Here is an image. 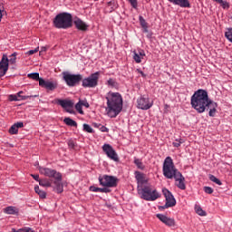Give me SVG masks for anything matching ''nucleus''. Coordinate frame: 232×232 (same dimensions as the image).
<instances>
[{
  "instance_id": "obj_1",
  "label": "nucleus",
  "mask_w": 232,
  "mask_h": 232,
  "mask_svg": "<svg viewBox=\"0 0 232 232\" xmlns=\"http://www.w3.org/2000/svg\"><path fill=\"white\" fill-rule=\"evenodd\" d=\"M190 104L198 113H204L206 110H209V117H215L217 115L218 103L209 99V94L206 90L199 89L196 91L190 98Z\"/></svg>"
},
{
  "instance_id": "obj_2",
  "label": "nucleus",
  "mask_w": 232,
  "mask_h": 232,
  "mask_svg": "<svg viewBox=\"0 0 232 232\" xmlns=\"http://www.w3.org/2000/svg\"><path fill=\"white\" fill-rule=\"evenodd\" d=\"M163 176L165 179H174L175 186L183 191L186 189V178L177 169L173 159L168 156L163 162Z\"/></svg>"
},
{
  "instance_id": "obj_3",
  "label": "nucleus",
  "mask_w": 232,
  "mask_h": 232,
  "mask_svg": "<svg viewBox=\"0 0 232 232\" xmlns=\"http://www.w3.org/2000/svg\"><path fill=\"white\" fill-rule=\"evenodd\" d=\"M105 99L107 101V107L105 111L111 119H115L119 113L122 111L123 101L122 95L119 92L110 91Z\"/></svg>"
},
{
  "instance_id": "obj_4",
  "label": "nucleus",
  "mask_w": 232,
  "mask_h": 232,
  "mask_svg": "<svg viewBox=\"0 0 232 232\" xmlns=\"http://www.w3.org/2000/svg\"><path fill=\"white\" fill-rule=\"evenodd\" d=\"M53 24L55 28L67 30L73 25V17L70 13H60L54 17Z\"/></svg>"
},
{
  "instance_id": "obj_5",
  "label": "nucleus",
  "mask_w": 232,
  "mask_h": 232,
  "mask_svg": "<svg viewBox=\"0 0 232 232\" xmlns=\"http://www.w3.org/2000/svg\"><path fill=\"white\" fill-rule=\"evenodd\" d=\"M138 194L140 198L147 200V202H155V200L160 198V193L157 188L150 185L138 188Z\"/></svg>"
},
{
  "instance_id": "obj_6",
  "label": "nucleus",
  "mask_w": 232,
  "mask_h": 232,
  "mask_svg": "<svg viewBox=\"0 0 232 232\" xmlns=\"http://www.w3.org/2000/svg\"><path fill=\"white\" fill-rule=\"evenodd\" d=\"M29 79H33V81H38L39 86L41 88H44L45 90H48L49 92H53L54 90H57L59 83H57V81H50V80H44L43 78L39 77V72H33L29 73L27 75Z\"/></svg>"
},
{
  "instance_id": "obj_7",
  "label": "nucleus",
  "mask_w": 232,
  "mask_h": 232,
  "mask_svg": "<svg viewBox=\"0 0 232 232\" xmlns=\"http://www.w3.org/2000/svg\"><path fill=\"white\" fill-rule=\"evenodd\" d=\"M6 57L4 55L2 60L0 61V78L5 77L6 75V72H8L9 64H15L17 62V53H14L12 55Z\"/></svg>"
},
{
  "instance_id": "obj_8",
  "label": "nucleus",
  "mask_w": 232,
  "mask_h": 232,
  "mask_svg": "<svg viewBox=\"0 0 232 232\" xmlns=\"http://www.w3.org/2000/svg\"><path fill=\"white\" fill-rule=\"evenodd\" d=\"M101 76L100 72L92 73L89 77L82 79V86L83 88H96L99 86V77Z\"/></svg>"
},
{
  "instance_id": "obj_9",
  "label": "nucleus",
  "mask_w": 232,
  "mask_h": 232,
  "mask_svg": "<svg viewBox=\"0 0 232 232\" xmlns=\"http://www.w3.org/2000/svg\"><path fill=\"white\" fill-rule=\"evenodd\" d=\"M38 171L41 175L48 177L49 179H54V180H63V174L55 169L45 167H38Z\"/></svg>"
},
{
  "instance_id": "obj_10",
  "label": "nucleus",
  "mask_w": 232,
  "mask_h": 232,
  "mask_svg": "<svg viewBox=\"0 0 232 232\" xmlns=\"http://www.w3.org/2000/svg\"><path fill=\"white\" fill-rule=\"evenodd\" d=\"M100 186L103 188H117V183L119 179L115 176L103 175L100 176L98 179Z\"/></svg>"
},
{
  "instance_id": "obj_11",
  "label": "nucleus",
  "mask_w": 232,
  "mask_h": 232,
  "mask_svg": "<svg viewBox=\"0 0 232 232\" xmlns=\"http://www.w3.org/2000/svg\"><path fill=\"white\" fill-rule=\"evenodd\" d=\"M63 81L66 82L67 86L73 88L77 86L81 81H82V75L81 74H70L68 72H63Z\"/></svg>"
},
{
  "instance_id": "obj_12",
  "label": "nucleus",
  "mask_w": 232,
  "mask_h": 232,
  "mask_svg": "<svg viewBox=\"0 0 232 232\" xmlns=\"http://www.w3.org/2000/svg\"><path fill=\"white\" fill-rule=\"evenodd\" d=\"M162 193L165 197L166 203L164 206H160L159 209H168V208H173L177 204V200L173 197V194L168 188H163Z\"/></svg>"
},
{
  "instance_id": "obj_13",
  "label": "nucleus",
  "mask_w": 232,
  "mask_h": 232,
  "mask_svg": "<svg viewBox=\"0 0 232 232\" xmlns=\"http://www.w3.org/2000/svg\"><path fill=\"white\" fill-rule=\"evenodd\" d=\"M102 150L108 159H111V160H113L114 162H119V154H117V151L111 144H103Z\"/></svg>"
},
{
  "instance_id": "obj_14",
  "label": "nucleus",
  "mask_w": 232,
  "mask_h": 232,
  "mask_svg": "<svg viewBox=\"0 0 232 232\" xmlns=\"http://www.w3.org/2000/svg\"><path fill=\"white\" fill-rule=\"evenodd\" d=\"M54 102L58 104L59 106L63 107L67 113L73 114L75 113V111H73V101L72 100H61V99H55Z\"/></svg>"
},
{
  "instance_id": "obj_15",
  "label": "nucleus",
  "mask_w": 232,
  "mask_h": 232,
  "mask_svg": "<svg viewBox=\"0 0 232 232\" xmlns=\"http://www.w3.org/2000/svg\"><path fill=\"white\" fill-rule=\"evenodd\" d=\"M153 106V102H150L149 97L140 96L137 99V108L139 110H150Z\"/></svg>"
},
{
  "instance_id": "obj_16",
  "label": "nucleus",
  "mask_w": 232,
  "mask_h": 232,
  "mask_svg": "<svg viewBox=\"0 0 232 232\" xmlns=\"http://www.w3.org/2000/svg\"><path fill=\"white\" fill-rule=\"evenodd\" d=\"M156 217L159 218V220H160V222H162V224L168 227H175V226H177V222L173 218H169L164 214H157Z\"/></svg>"
},
{
  "instance_id": "obj_17",
  "label": "nucleus",
  "mask_w": 232,
  "mask_h": 232,
  "mask_svg": "<svg viewBox=\"0 0 232 232\" xmlns=\"http://www.w3.org/2000/svg\"><path fill=\"white\" fill-rule=\"evenodd\" d=\"M134 175L137 180L138 191H139L140 187L144 188V184H148V178H146V174L138 170L134 172Z\"/></svg>"
},
{
  "instance_id": "obj_18",
  "label": "nucleus",
  "mask_w": 232,
  "mask_h": 232,
  "mask_svg": "<svg viewBox=\"0 0 232 232\" xmlns=\"http://www.w3.org/2000/svg\"><path fill=\"white\" fill-rule=\"evenodd\" d=\"M146 57V53L142 49H138V51H133V56L135 63L137 64H140L142 63V59Z\"/></svg>"
},
{
  "instance_id": "obj_19",
  "label": "nucleus",
  "mask_w": 232,
  "mask_h": 232,
  "mask_svg": "<svg viewBox=\"0 0 232 232\" xmlns=\"http://www.w3.org/2000/svg\"><path fill=\"white\" fill-rule=\"evenodd\" d=\"M73 24L77 30H80L81 32H86L88 30V24H86L84 21L81 20V18L76 17Z\"/></svg>"
},
{
  "instance_id": "obj_20",
  "label": "nucleus",
  "mask_w": 232,
  "mask_h": 232,
  "mask_svg": "<svg viewBox=\"0 0 232 232\" xmlns=\"http://www.w3.org/2000/svg\"><path fill=\"white\" fill-rule=\"evenodd\" d=\"M169 3H172V5H177L181 8H191V4H189L188 0H168Z\"/></svg>"
},
{
  "instance_id": "obj_21",
  "label": "nucleus",
  "mask_w": 232,
  "mask_h": 232,
  "mask_svg": "<svg viewBox=\"0 0 232 232\" xmlns=\"http://www.w3.org/2000/svg\"><path fill=\"white\" fill-rule=\"evenodd\" d=\"M19 128H24L23 121L16 122L11 126L9 129L10 135H17L19 133Z\"/></svg>"
},
{
  "instance_id": "obj_22",
  "label": "nucleus",
  "mask_w": 232,
  "mask_h": 232,
  "mask_svg": "<svg viewBox=\"0 0 232 232\" xmlns=\"http://www.w3.org/2000/svg\"><path fill=\"white\" fill-rule=\"evenodd\" d=\"M53 185H54L53 190L56 191V193L60 194V193H63V191H64L63 180L54 179Z\"/></svg>"
},
{
  "instance_id": "obj_23",
  "label": "nucleus",
  "mask_w": 232,
  "mask_h": 232,
  "mask_svg": "<svg viewBox=\"0 0 232 232\" xmlns=\"http://www.w3.org/2000/svg\"><path fill=\"white\" fill-rule=\"evenodd\" d=\"M90 191H92L93 193H110L111 190L108 188H98V187H95V186H91L90 187Z\"/></svg>"
},
{
  "instance_id": "obj_24",
  "label": "nucleus",
  "mask_w": 232,
  "mask_h": 232,
  "mask_svg": "<svg viewBox=\"0 0 232 232\" xmlns=\"http://www.w3.org/2000/svg\"><path fill=\"white\" fill-rule=\"evenodd\" d=\"M4 213H5L6 215H17V213H19V210L15 208V207H6L4 209Z\"/></svg>"
},
{
  "instance_id": "obj_25",
  "label": "nucleus",
  "mask_w": 232,
  "mask_h": 232,
  "mask_svg": "<svg viewBox=\"0 0 232 232\" xmlns=\"http://www.w3.org/2000/svg\"><path fill=\"white\" fill-rule=\"evenodd\" d=\"M63 122H64V124H66V126H71L72 128H77V121L72 120V118H70V117L64 118Z\"/></svg>"
},
{
  "instance_id": "obj_26",
  "label": "nucleus",
  "mask_w": 232,
  "mask_h": 232,
  "mask_svg": "<svg viewBox=\"0 0 232 232\" xmlns=\"http://www.w3.org/2000/svg\"><path fill=\"white\" fill-rule=\"evenodd\" d=\"M39 184L43 188H52V179H48L46 178L42 179L41 180H39Z\"/></svg>"
},
{
  "instance_id": "obj_27",
  "label": "nucleus",
  "mask_w": 232,
  "mask_h": 232,
  "mask_svg": "<svg viewBox=\"0 0 232 232\" xmlns=\"http://www.w3.org/2000/svg\"><path fill=\"white\" fill-rule=\"evenodd\" d=\"M107 6L111 8V11L117 10L119 8V4H117V1L115 0H111L107 3Z\"/></svg>"
},
{
  "instance_id": "obj_28",
  "label": "nucleus",
  "mask_w": 232,
  "mask_h": 232,
  "mask_svg": "<svg viewBox=\"0 0 232 232\" xmlns=\"http://www.w3.org/2000/svg\"><path fill=\"white\" fill-rule=\"evenodd\" d=\"M34 191L35 193H37V195H39L40 198H46V192L44 190H41V188H39V186H35L34 187Z\"/></svg>"
},
{
  "instance_id": "obj_29",
  "label": "nucleus",
  "mask_w": 232,
  "mask_h": 232,
  "mask_svg": "<svg viewBox=\"0 0 232 232\" xmlns=\"http://www.w3.org/2000/svg\"><path fill=\"white\" fill-rule=\"evenodd\" d=\"M134 164L135 166H137L138 169L144 170L146 168V166H144V163H142V160L137 158L134 159Z\"/></svg>"
},
{
  "instance_id": "obj_30",
  "label": "nucleus",
  "mask_w": 232,
  "mask_h": 232,
  "mask_svg": "<svg viewBox=\"0 0 232 232\" xmlns=\"http://www.w3.org/2000/svg\"><path fill=\"white\" fill-rule=\"evenodd\" d=\"M107 86H109L110 88H117L119 86V83L117 82V81L113 78H110L107 81Z\"/></svg>"
},
{
  "instance_id": "obj_31",
  "label": "nucleus",
  "mask_w": 232,
  "mask_h": 232,
  "mask_svg": "<svg viewBox=\"0 0 232 232\" xmlns=\"http://www.w3.org/2000/svg\"><path fill=\"white\" fill-rule=\"evenodd\" d=\"M208 179H209V180H211V182L218 184V186H222V181H220V179H218V178L215 177V175L210 174Z\"/></svg>"
},
{
  "instance_id": "obj_32",
  "label": "nucleus",
  "mask_w": 232,
  "mask_h": 232,
  "mask_svg": "<svg viewBox=\"0 0 232 232\" xmlns=\"http://www.w3.org/2000/svg\"><path fill=\"white\" fill-rule=\"evenodd\" d=\"M139 21L141 28H144V30H148V22H146L144 17L139 16Z\"/></svg>"
},
{
  "instance_id": "obj_33",
  "label": "nucleus",
  "mask_w": 232,
  "mask_h": 232,
  "mask_svg": "<svg viewBox=\"0 0 232 232\" xmlns=\"http://www.w3.org/2000/svg\"><path fill=\"white\" fill-rule=\"evenodd\" d=\"M195 211L199 217H206V211H204L200 206H196Z\"/></svg>"
},
{
  "instance_id": "obj_34",
  "label": "nucleus",
  "mask_w": 232,
  "mask_h": 232,
  "mask_svg": "<svg viewBox=\"0 0 232 232\" xmlns=\"http://www.w3.org/2000/svg\"><path fill=\"white\" fill-rule=\"evenodd\" d=\"M13 232H34V229L28 227H22L20 229L12 228Z\"/></svg>"
},
{
  "instance_id": "obj_35",
  "label": "nucleus",
  "mask_w": 232,
  "mask_h": 232,
  "mask_svg": "<svg viewBox=\"0 0 232 232\" xmlns=\"http://www.w3.org/2000/svg\"><path fill=\"white\" fill-rule=\"evenodd\" d=\"M75 110L80 113V115H84V111H82V104L81 101L75 104Z\"/></svg>"
},
{
  "instance_id": "obj_36",
  "label": "nucleus",
  "mask_w": 232,
  "mask_h": 232,
  "mask_svg": "<svg viewBox=\"0 0 232 232\" xmlns=\"http://www.w3.org/2000/svg\"><path fill=\"white\" fill-rule=\"evenodd\" d=\"M83 131H86L87 133H94L93 128L90 126L89 124L84 123L83 124Z\"/></svg>"
},
{
  "instance_id": "obj_37",
  "label": "nucleus",
  "mask_w": 232,
  "mask_h": 232,
  "mask_svg": "<svg viewBox=\"0 0 232 232\" xmlns=\"http://www.w3.org/2000/svg\"><path fill=\"white\" fill-rule=\"evenodd\" d=\"M181 144H184V140L182 139H179V140H176L172 145L174 148H180V145Z\"/></svg>"
},
{
  "instance_id": "obj_38",
  "label": "nucleus",
  "mask_w": 232,
  "mask_h": 232,
  "mask_svg": "<svg viewBox=\"0 0 232 232\" xmlns=\"http://www.w3.org/2000/svg\"><path fill=\"white\" fill-rule=\"evenodd\" d=\"M128 2L130 3V6H132V8H134L135 10H137L138 6H139V2L138 0H128Z\"/></svg>"
},
{
  "instance_id": "obj_39",
  "label": "nucleus",
  "mask_w": 232,
  "mask_h": 232,
  "mask_svg": "<svg viewBox=\"0 0 232 232\" xmlns=\"http://www.w3.org/2000/svg\"><path fill=\"white\" fill-rule=\"evenodd\" d=\"M9 101L12 102H17V101H21V99H19L17 97V94H10L9 97H8Z\"/></svg>"
},
{
  "instance_id": "obj_40",
  "label": "nucleus",
  "mask_w": 232,
  "mask_h": 232,
  "mask_svg": "<svg viewBox=\"0 0 232 232\" xmlns=\"http://www.w3.org/2000/svg\"><path fill=\"white\" fill-rule=\"evenodd\" d=\"M23 93V91H20L16 96L19 99V97L21 98V101H26V99H30V97L32 96H22L21 94Z\"/></svg>"
},
{
  "instance_id": "obj_41",
  "label": "nucleus",
  "mask_w": 232,
  "mask_h": 232,
  "mask_svg": "<svg viewBox=\"0 0 232 232\" xmlns=\"http://www.w3.org/2000/svg\"><path fill=\"white\" fill-rule=\"evenodd\" d=\"M37 52H39V47H36L34 50H30L26 53V55H34V53H37Z\"/></svg>"
},
{
  "instance_id": "obj_42",
  "label": "nucleus",
  "mask_w": 232,
  "mask_h": 232,
  "mask_svg": "<svg viewBox=\"0 0 232 232\" xmlns=\"http://www.w3.org/2000/svg\"><path fill=\"white\" fill-rule=\"evenodd\" d=\"M204 191L205 193H208V195H211L213 193V188L211 187H205Z\"/></svg>"
},
{
  "instance_id": "obj_43",
  "label": "nucleus",
  "mask_w": 232,
  "mask_h": 232,
  "mask_svg": "<svg viewBox=\"0 0 232 232\" xmlns=\"http://www.w3.org/2000/svg\"><path fill=\"white\" fill-rule=\"evenodd\" d=\"M5 14V7H1V4H0V23L1 21H3V15Z\"/></svg>"
},
{
  "instance_id": "obj_44",
  "label": "nucleus",
  "mask_w": 232,
  "mask_h": 232,
  "mask_svg": "<svg viewBox=\"0 0 232 232\" xmlns=\"http://www.w3.org/2000/svg\"><path fill=\"white\" fill-rule=\"evenodd\" d=\"M67 144L69 148H75V142L73 141V140H69Z\"/></svg>"
},
{
  "instance_id": "obj_45",
  "label": "nucleus",
  "mask_w": 232,
  "mask_h": 232,
  "mask_svg": "<svg viewBox=\"0 0 232 232\" xmlns=\"http://www.w3.org/2000/svg\"><path fill=\"white\" fill-rule=\"evenodd\" d=\"M80 102L82 106H84L85 108H90V103H88V102L80 100Z\"/></svg>"
},
{
  "instance_id": "obj_46",
  "label": "nucleus",
  "mask_w": 232,
  "mask_h": 232,
  "mask_svg": "<svg viewBox=\"0 0 232 232\" xmlns=\"http://www.w3.org/2000/svg\"><path fill=\"white\" fill-rule=\"evenodd\" d=\"M219 5H221L223 8H229V4L227 2H224V0H222V2L219 3Z\"/></svg>"
},
{
  "instance_id": "obj_47",
  "label": "nucleus",
  "mask_w": 232,
  "mask_h": 232,
  "mask_svg": "<svg viewBox=\"0 0 232 232\" xmlns=\"http://www.w3.org/2000/svg\"><path fill=\"white\" fill-rule=\"evenodd\" d=\"M101 131H102L103 133H108V131H110V129H108L106 126H102L100 128Z\"/></svg>"
},
{
  "instance_id": "obj_48",
  "label": "nucleus",
  "mask_w": 232,
  "mask_h": 232,
  "mask_svg": "<svg viewBox=\"0 0 232 232\" xmlns=\"http://www.w3.org/2000/svg\"><path fill=\"white\" fill-rule=\"evenodd\" d=\"M31 177H33V179L34 180H36L37 182H39V180H41V179H39V175L38 174H32Z\"/></svg>"
},
{
  "instance_id": "obj_49",
  "label": "nucleus",
  "mask_w": 232,
  "mask_h": 232,
  "mask_svg": "<svg viewBox=\"0 0 232 232\" xmlns=\"http://www.w3.org/2000/svg\"><path fill=\"white\" fill-rule=\"evenodd\" d=\"M136 72H138V73H140L141 77L146 78V73H144V72H142L140 69H137Z\"/></svg>"
},
{
  "instance_id": "obj_50",
  "label": "nucleus",
  "mask_w": 232,
  "mask_h": 232,
  "mask_svg": "<svg viewBox=\"0 0 232 232\" xmlns=\"http://www.w3.org/2000/svg\"><path fill=\"white\" fill-rule=\"evenodd\" d=\"M46 47H42V52H46Z\"/></svg>"
},
{
  "instance_id": "obj_51",
  "label": "nucleus",
  "mask_w": 232,
  "mask_h": 232,
  "mask_svg": "<svg viewBox=\"0 0 232 232\" xmlns=\"http://www.w3.org/2000/svg\"><path fill=\"white\" fill-rule=\"evenodd\" d=\"M215 1L216 3H222V0H213Z\"/></svg>"
},
{
  "instance_id": "obj_52",
  "label": "nucleus",
  "mask_w": 232,
  "mask_h": 232,
  "mask_svg": "<svg viewBox=\"0 0 232 232\" xmlns=\"http://www.w3.org/2000/svg\"><path fill=\"white\" fill-rule=\"evenodd\" d=\"M165 108H168V104L165 105Z\"/></svg>"
},
{
  "instance_id": "obj_53",
  "label": "nucleus",
  "mask_w": 232,
  "mask_h": 232,
  "mask_svg": "<svg viewBox=\"0 0 232 232\" xmlns=\"http://www.w3.org/2000/svg\"><path fill=\"white\" fill-rule=\"evenodd\" d=\"M94 1H99V0H94Z\"/></svg>"
}]
</instances>
